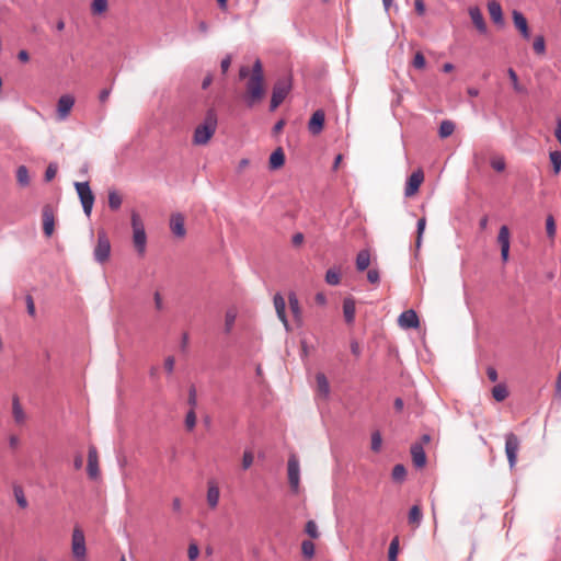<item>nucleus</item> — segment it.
<instances>
[{
  "mask_svg": "<svg viewBox=\"0 0 561 561\" xmlns=\"http://www.w3.org/2000/svg\"><path fill=\"white\" fill-rule=\"evenodd\" d=\"M265 94L263 66L260 59H256L249 81L247 82V102L249 106L259 103Z\"/></svg>",
  "mask_w": 561,
  "mask_h": 561,
  "instance_id": "f257e3e1",
  "label": "nucleus"
},
{
  "mask_svg": "<svg viewBox=\"0 0 561 561\" xmlns=\"http://www.w3.org/2000/svg\"><path fill=\"white\" fill-rule=\"evenodd\" d=\"M217 129V114L215 110L207 111L203 123H201L194 130L193 144L196 146H204L209 142Z\"/></svg>",
  "mask_w": 561,
  "mask_h": 561,
  "instance_id": "f03ea898",
  "label": "nucleus"
},
{
  "mask_svg": "<svg viewBox=\"0 0 561 561\" xmlns=\"http://www.w3.org/2000/svg\"><path fill=\"white\" fill-rule=\"evenodd\" d=\"M130 224L133 229V244L139 256H144L147 248V234L145 225L140 215L136 211L131 213Z\"/></svg>",
  "mask_w": 561,
  "mask_h": 561,
  "instance_id": "7ed1b4c3",
  "label": "nucleus"
},
{
  "mask_svg": "<svg viewBox=\"0 0 561 561\" xmlns=\"http://www.w3.org/2000/svg\"><path fill=\"white\" fill-rule=\"evenodd\" d=\"M71 553L75 561H85L87 546L84 533L79 526H75L71 536Z\"/></svg>",
  "mask_w": 561,
  "mask_h": 561,
  "instance_id": "20e7f679",
  "label": "nucleus"
},
{
  "mask_svg": "<svg viewBox=\"0 0 561 561\" xmlns=\"http://www.w3.org/2000/svg\"><path fill=\"white\" fill-rule=\"evenodd\" d=\"M75 188L77 191L85 216L90 217L95 197L93 192L91 191L89 182H75Z\"/></svg>",
  "mask_w": 561,
  "mask_h": 561,
  "instance_id": "39448f33",
  "label": "nucleus"
},
{
  "mask_svg": "<svg viewBox=\"0 0 561 561\" xmlns=\"http://www.w3.org/2000/svg\"><path fill=\"white\" fill-rule=\"evenodd\" d=\"M96 262L103 264L108 261L111 255V242L104 230H99L98 242L93 251Z\"/></svg>",
  "mask_w": 561,
  "mask_h": 561,
  "instance_id": "423d86ee",
  "label": "nucleus"
},
{
  "mask_svg": "<svg viewBox=\"0 0 561 561\" xmlns=\"http://www.w3.org/2000/svg\"><path fill=\"white\" fill-rule=\"evenodd\" d=\"M291 88L290 80L287 78L278 80L274 88L271 99V111H275L285 100Z\"/></svg>",
  "mask_w": 561,
  "mask_h": 561,
  "instance_id": "0eeeda50",
  "label": "nucleus"
},
{
  "mask_svg": "<svg viewBox=\"0 0 561 561\" xmlns=\"http://www.w3.org/2000/svg\"><path fill=\"white\" fill-rule=\"evenodd\" d=\"M288 483L294 493H298L300 486V465L296 455H290L287 462Z\"/></svg>",
  "mask_w": 561,
  "mask_h": 561,
  "instance_id": "6e6552de",
  "label": "nucleus"
},
{
  "mask_svg": "<svg viewBox=\"0 0 561 561\" xmlns=\"http://www.w3.org/2000/svg\"><path fill=\"white\" fill-rule=\"evenodd\" d=\"M519 446L518 437L514 433H508L505 437V453L511 468L516 465Z\"/></svg>",
  "mask_w": 561,
  "mask_h": 561,
  "instance_id": "1a4fd4ad",
  "label": "nucleus"
},
{
  "mask_svg": "<svg viewBox=\"0 0 561 561\" xmlns=\"http://www.w3.org/2000/svg\"><path fill=\"white\" fill-rule=\"evenodd\" d=\"M423 181L424 173L422 169L415 170L407 180L404 188L405 197H413L414 195H416Z\"/></svg>",
  "mask_w": 561,
  "mask_h": 561,
  "instance_id": "9d476101",
  "label": "nucleus"
},
{
  "mask_svg": "<svg viewBox=\"0 0 561 561\" xmlns=\"http://www.w3.org/2000/svg\"><path fill=\"white\" fill-rule=\"evenodd\" d=\"M398 324L402 329H416L420 325L419 317L414 310H405L399 316Z\"/></svg>",
  "mask_w": 561,
  "mask_h": 561,
  "instance_id": "9b49d317",
  "label": "nucleus"
},
{
  "mask_svg": "<svg viewBox=\"0 0 561 561\" xmlns=\"http://www.w3.org/2000/svg\"><path fill=\"white\" fill-rule=\"evenodd\" d=\"M184 222L185 218L180 213H174L170 217V229L175 237L181 239L186 234Z\"/></svg>",
  "mask_w": 561,
  "mask_h": 561,
  "instance_id": "f8f14e48",
  "label": "nucleus"
},
{
  "mask_svg": "<svg viewBox=\"0 0 561 561\" xmlns=\"http://www.w3.org/2000/svg\"><path fill=\"white\" fill-rule=\"evenodd\" d=\"M43 230L46 237H51L55 230V215L50 206L46 205L42 211Z\"/></svg>",
  "mask_w": 561,
  "mask_h": 561,
  "instance_id": "ddd939ff",
  "label": "nucleus"
},
{
  "mask_svg": "<svg viewBox=\"0 0 561 561\" xmlns=\"http://www.w3.org/2000/svg\"><path fill=\"white\" fill-rule=\"evenodd\" d=\"M87 470L91 479H96L100 474L99 455L94 446L89 447Z\"/></svg>",
  "mask_w": 561,
  "mask_h": 561,
  "instance_id": "4468645a",
  "label": "nucleus"
},
{
  "mask_svg": "<svg viewBox=\"0 0 561 561\" xmlns=\"http://www.w3.org/2000/svg\"><path fill=\"white\" fill-rule=\"evenodd\" d=\"M510 230L507 226H502L499 231L497 242L501 247V256L504 262L508 260L510 253Z\"/></svg>",
  "mask_w": 561,
  "mask_h": 561,
  "instance_id": "2eb2a0df",
  "label": "nucleus"
},
{
  "mask_svg": "<svg viewBox=\"0 0 561 561\" xmlns=\"http://www.w3.org/2000/svg\"><path fill=\"white\" fill-rule=\"evenodd\" d=\"M220 499V490L215 480H208L206 501L209 508L215 510L218 506Z\"/></svg>",
  "mask_w": 561,
  "mask_h": 561,
  "instance_id": "dca6fc26",
  "label": "nucleus"
},
{
  "mask_svg": "<svg viewBox=\"0 0 561 561\" xmlns=\"http://www.w3.org/2000/svg\"><path fill=\"white\" fill-rule=\"evenodd\" d=\"M73 104L75 98L69 94H65L59 98L57 103V114L59 119H65L70 114Z\"/></svg>",
  "mask_w": 561,
  "mask_h": 561,
  "instance_id": "f3484780",
  "label": "nucleus"
},
{
  "mask_svg": "<svg viewBox=\"0 0 561 561\" xmlns=\"http://www.w3.org/2000/svg\"><path fill=\"white\" fill-rule=\"evenodd\" d=\"M324 119H325V114L322 110H317L309 123H308V129L309 131L312 134V135H319L323 127H324Z\"/></svg>",
  "mask_w": 561,
  "mask_h": 561,
  "instance_id": "a211bd4d",
  "label": "nucleus"
},
{
  "mask_svg": "<svg viewBox=\"0 0 561 561\" xmlns=\"http://www.w3.org/2000/svg\"><path fill=\"white\" fill-rule=\"evenodd\" d=\"M12 416L14 423L19 426L24 425L27 419L26 413L20 402V399L16 396L12 398Z\"/></svg>",
  "mask_w": 561,
  "mask_h": 561,
  "instance_id": "6ab92c4d",
  "label": "nucleus"
},
{
  "mask_svg": "<svg viewBox=\"0 0 561 561\" xmlns=\"http://www.w3.org/2000/svg\"><path fill=\"white\" fill-rule=\"evenodd\" d=\"M411 457L416 468H423L426 465V455L421 443H414L411 446Z\"/></svg>",
  "mask_w": 561,
  "mask_h": 561,
  "instance_id": "aec40b11",
  "label": "nucleus"
},
{
  "mask_svg": "<svg viewBox=\"0 0 561 561\" xmlns=\"http://www.w3.org/2000/svg\"><path fill=\"white\" fill-rule=\"evenodd\" d=\"M512 15L515 27L525 39H528L530 37V33L526 18L517 10H514Z\"/></svg>",
  "mask_w": 561,
  "mask_h": 561,
  "instance_id": "412c9836",
  "label": "nucleus"
},
{
  "mask_svg": "<svg viewBox=\"0 0 561 561\" xmlns=\"http://www.w3.org/2000/svg\"><path fill=\"white\" fill-rule=\"evenodd\" d=\"M273 301L278 319L283 322L285 328L288 329V321L286 318V302L284 297L280 294H276Z\"/></svg>",
  "mask_w": 561,
  "mask_h": 561,
  "instance_id": "4be33fe9",
  "label": "nucleus"
},
{
  "mask_svg": "<svg viewBox=\"0 0 561 561\" xmlns=\"http://www.w3.org/2000/svg\"><path fill=\"white\" fill-rule=\"evenodd\" d=\"M316 385L317 394L322 397L323 399H328L330 394V385L328 378L323 373H318L316 375Z\"/></svg>",
  "mask_w": 561,
  "mask_h": 561,
  "instance_id": "5701e85b",
  "label": "nucleus"
},
{
  "mask_svg": "<svg viewBox=\"0 0 561 561\" xmlns=\"http://www.w3.org/2000/svg\"><path fill=\"white\" fill-rule=\"evenodd\" d=\"M469 14H470L472 23L474 24L477 30L480 33H485L486 32V24L484 22L483 15H482L481 11L479 10V8H470L469 9Z\"/></svg>",
  "mask_w": 561,
  "mask_h": 561,
  "instance_id": "b1692460",
  "label": "nucleus"
},
{
  "mask_svg": "<svg viewBox=\"0 0 561 561\" xmlns=\"http://www.w3.org/2000/svg\"><path fill=\"white\" fill-rule=\"evenodd\" d=\"M356 313L355 301L353 298H345L343 301V314L345 321L351 324L354 322Z\"/></svg>",
  "mask_w": 561,
  "mask_h": 561,
  "instance_id": "393cba45",
  "label": "nucleus"
},
{
  "mask_svg": "<svg viewBox=\"0 0 561 561\" xmlns=\"http://www.w3.org/2000/svg\"><path fill=\"white\" fill-rule=\"evenodd\" d=\"M285 163V153L282 148H277L270 156L268 165L272 170H277L282 168Z\"/></svg>",
  "mask_w": 561,
  "mask_h": 561,
  "instance_id": "a878e982",
  "label": "nucleus"
},
{
  "mask_svg": "<svg viewBox=\"0 0 561 561\" xmlns=\"http://www.w3.org/2000/svg\"><path fill=\"white\" fill-rule=\"evenodd\" d=\"M423 514L421 506L415 504L410 508L408 520L413 528H417L421 524Z\"/></svg>",
  "mask_w": 561,
  "mask_h": 561,
  "instance_id": "bb28decb",
  "label": "nucleus"
},
{
  "mask_svg": "<svg viewBox=\"0 0 561 561\" xmlns=\"http://www.w3.org/2000/svg\"><path fill=\"white\" fill-rule=\"evenodd\" d=\"M488 10L491 19L494 23L499 24L503 22V13L501 4L496 1H490L488 3Z\"/></svg>",
  "mask_w": 561,
  "mask_h": 561,
  "instance_id": "cd10ccee",
  "label": "nucleus"
},
{
  "mask_svg": "<svg viewBox=\"0 0 561 561\" xmlns=\"http://www.w3.org/2000/svg\"><path fill=\"white\" fill-rule=\"evenodd\" d=\"M370 265V253L368 250H362L356 256V268L363 272Z\"/></svg>",
  "mask_w": 561,
  "mask_h": 561,
  "instance_id": "c85d7f7f",
  "label": "nucleus"
},
{
  "mask_svg": "<svg viewBox=\"0 0 561 561\" xmlns=\"http://www.w3.org/2000/svg\"><path fill=\"white\" fill-rule=\"evenodd\" d=\"M108 207L112 210L121 208L123 203V196L116 190H110L107 194Z\"/></svg>",
  "mask_w": 561,
  "mask_h": 561,
  "instance_id": "c756f323",
  "label": "nucleus"
},
{
  "mask_svg": "<svg viewBox=\"0 0 561 561\" xmlns=\"http://www.w3.org/2000/svg\"><path fill=\"white\" fill-rule=\"evenodd\" d=\"M288 302L291 313L294 314L295 319L300 321L301 319V308L299 305V300L295 293H290L288 296Z\"/></svg>",
  "mask_w": 561,
  "mask_h": 561,
  "instance_id": "7c9ffc66",
  "label": "nucleus"
},
{
  "mask_svg": "<svg viewBox=\"0 0 561 561\" xmlns=\"http://www.w3.org/2000/svg\"><path fill=\"white\" fill-rule=\"evenodd\" d=\"M16 181L20 186L26 187L31 183L28 170L25 165H20L16 170Z\"/></svg>",
  "mask_w": 561,
  "mask_h": 561,
  "instance_id": "2f4dec72",
  "label": "nucleus"
},
{
  "mask_svg": "<svg viewBox=\"0 0 561 561\" xmlns=\"http://www.w3.org/2000/svg\"><path fill=\"white\" fill-rule=\"evenodd\" d=\"M507 75H508V78L511 79V82H512V85H513V89L515 92L527 93L526 88L519 83L517 73L515 72V70L513 68L507 69Z\"/></svg>",
  "mask_w": 561,
  "mask_h": 561,
  "instance_id": "473e14b6",
  "label": "nucleus"
},
{
  "mask_svg": "<svg viewBox=\"0 0 561 561\" xmlns=\"http://www.w3.org/2000/svg\"><path fill=\"white\" fill-rule=\"evenodd\" d=\"M492 396L497 402L504 401L508 396L507 387L504 383H499L493 387Z\"/></svg>",
  "mask_w": 561,
  "mask_h": 561,
  "instance_id": "72a5a7b5",
  "label": "nucleus"
},
{
  "mask_svg": "<svg viewBox=\"0 0 561 561\" xmlns=\"http://www.w3.org/2000/svg\"><path fill=\"white\" fill-rule=\"evenodd\" d=\"M13 494H14V497H15V501H16L18 505L21 508H26L28 506V502H27V500L25 497L23 488L21 485L16 484V485L13 486Z\"/></svg>",
  "mask_w": 561,
  "mask_h": 561,
  "instance_id": "f704fd0d",
  "label": "nucleus"
},
{
  "mask_svg": "<svg viewBox=\"0 0 561 561\" xmlns=\"http://www.w3.org/2000/svg\"><path fill=\"white\" fill-rule=\"evenodd\" d=\"M314 552L316 547L311 540H304L301 542V553L306 559L311 560L314 557Z\"/></svg>",
  "mask_w": 561,
  "mask_h": 561,
  "instance_id": "c9c22d12",
  "label": "nucleus"
},
{
  "mask_svg": "<svg viewBox=\"0 0 561 561\" xmlns=\"http://www.w3.org/2000/svg\"><path fill=\"white\" fill-rule=\"evenodd\" d=\"M107 0H92L91 11L94 15L103 14L107 11Z\"/></svg>",
  "mask_w": 561,
  "mask_h": 561,
  "instance_id": "e433bc0d",
  "label": "nucleus"
},
{
  "mask_svg": "<svg viewBox=\"0 0 561 561\" xmlns=\"http://www.w3.org/2000/svg\"><path fill=\"white\" fill-rule=\"evenodd\" d=\"M455 130V123L451 121H443L439 126V136L442 138L449 137Z\"/></svg>",
  "mask_w": 561,
  "mask_h": 561,
  "instance_id": "4c0bfd02",
  "label": "nucleus"
},
{
  "mask_svg": "<svg viewBox=\"0 0 561 561\" xmlns=\"http://www.w3.org/2000/svg\"><path fill=\"white\" fill-rule=\"evenodd\" d=\"M237 319V310L229 309L225 314V330L226 332H230L234 325Z\"/></svg>",
  "mask_w": 561,
  "mask_h": 561,
  "instance_id": "58836bf2",
  "label": "nucleus"
},
{
  "mask_svg": "<svg viewBox=\"0 0 561 561\" xmlns=\"http://www.w3.org/2000/svg\"><path fill=\"white\" fill-rule=\"evenodd\" d=\"M325 282L332 286L339 285L341 282L340 272L335 268L328 270L325 274Z\"/></svg>",
  "mask_w": 561,
  "mask_h": 561,
  "instance_id": "ea45409f",
  "label": "nucleus"
},
{
  "mask_svg": "<svg viewBox=\"0 0 561 561\" xmlns=\"http://www.w3.org/2000/svg\"><path fill=\"white\" fill-rule=\"evenodd\" d=\"M425 227H426V218L422 217L417 221V231H416V241H415L416 249H420L422 245V238H423V233L425 231Z\"/></svg>",
  "mask_w": 561,
  "mask_h": 561,
  "instance_id": "a19ab883",
  "label": "nucleus"
},
{
  "mask_svg": "<svg viewBox=\"0 0 561 561\" xmlns=\"http://www.w3.org/2000/svg\"><path fill=\"white\" fill-rule=\"evenodd\" d=\"M546 232L548 238L554 239L557 233V226L552 215H548L546 218Z\"/></svg>",
  "mask_w": 561,
  "mask_h": 561,
  "instance_id": "79ce46f5",
  "label": "nucleus"
},
{
  "mask_svg": "<svg viewBox=\"0 0 561 561\" xmlns=\"http://www.w3.org/2000/svg\"><path fill=\"white\" fill-rule=\"evenodd\" d=\"M549 157L553 167V173L559 174L561 171V151H552Z\"/></svg>",
  "mask_w": 561,
  "mask_h": 561,
  "instance_id": "37998d69",
  "label": "nucleus"
},
{
  "mask_svg": "<svg viewBox=\"0 0 561 561\" xmlns=\"http://www.w3.org/2000/svg\"><path fill=\"white\" fill-rule=\"evenodd\" d=\"M399 553V537H394L389 546L388 551V560L389 561H397V557Z\"/></svg>",
  "mask_w": 561,
  "mask_h": 561,
  "instance_id": "c03bdc74",
  "label": "nucleus"
},
{
  "mask_svg": "<svg viewBox=\"0 0 561 561\" xmlns=\"http://www.w3.org/2000/svg\"><path fill=\"white\" fill-rule=\"evenodd\" d=\"M392 479L398 482H402L407 476V469L403 465H396L392 469Z\"/></svg>",
  "mask_w": 561,
  "mask_h": 561,
  "instance_id": "a18cd8bd",
  "label": "nucleus"
},
{
  "mask_svg": "<svg viewBox=\"0 0 561 561\" xmlns=\"http://www.w3.org/2000/svg\"><path fill=\"white\" fill-rule=\"evenodd\" d=\"M305 533L312 539H317L320 536L318 526L314 520H308L306 523Z\"/></svg>",
  "mask_w": 561,
  "mask_h": 561,
  "instance_id": "49530a36",
  "label": "nucleus"
},
{
  "mask_svg": "<svg viewBox=\"0 0 561 561\" xmlns=\"http://www.w3.org/2000/svg\"><path fill=\"white\" fill-rule=\"evenodd\" d=\"M381 445H382V438H381V434L376 431L371 434V450L374 453H379L380 449H381Z\"/></svg>",
  "mask_w": 561,
  "mask_h": 561,
  "instance_id": "de8ad7c7",
  "label": "nucleus"
},
{
  "mask_svg": "<svg viewBox=\"0 0 561 561\" xmlns=\"http://www.w3.org/2000/svg\"><path fill=\"white\" fill-rule=\"evenodd\" d=\"M533 48L536 54L543 55L546 51V43L543 36L539 35L535 38L533 43Z\"/></svg>",
  "mask_w": 561,
  "mask_h": 561,
  "instance_id": "09e8293b",
  "label": "nucleus"
},
{
  "mask_svg": "<svg viewBox=\"0 0 561 561\" xmlns=\"http://www.w3.org/2000/svg\"><path fill=\"white\" fill-rule=\"evenodd\" d=\"M196 425V413L195 410L190 409L185 416V427L187 431H193Z\"/></svg>",
  "mask_w": 561,
  "mask_h": 561,
  "instance_id": "8fccbe9b",
  "label": "nucleus"
},
{
  "mask_svg": "<svg viewBox=\"0 0 561 561\" xmlns=\"http://www.w3.org/2000/svg\"><path fill=\"white\" fill-rule=\"evenodd\" d=\"M491 167L497 171L502 172L505 170L506 163L503 157H493L491 159Z\"/></svg>",
  "mask_w": 561,
  "mask_h": 561,
  "instance_id": "3c124183",
  "label": "nucleus"
},
{
  "mask_svg": "<svg viewBox=\"0 0 561 561\" xmlns=\"http://www.w3.org/2000/svg\"><path fill=\"white\" fill-rule=\"evenodd\" d=\"M254 461V455L250 450H245L242 456V468L244 470H248Z\"/></svg>",
  "mask_w": 561,
  "mask_h": 561,
  "instance_id": "603ef678",
  "label": "nucleus"
},
{
  "mask_svg": "<svg viewBox=\"0 0 561 561\" xmlns=\"http://www.w3.org/2000/svg\"><path fill=\"white\" fill-rule=\"evenodd\" d=\"M199 548L195 542H191L187 549V557L191 561H195L198 558Z\"/></svg>",
  "mask_w": 561,
  "mask_h": 561,
  "instance_id": "864d4df0",
  "label": "nucleus"
},
{
  "mask_svg": "<svg viewBox=\"0 0 561 561\" xmlns=\"http://www.w3.org/2000/svg\"><path fill=\"white\" fill-rule=\"evenodd\" d=\"M174 366H175V358H174V356L170 355V356L165 357L164 363H163V367H164L165 371L169 375L173 374Z\"/></svg>",
  "mask_w": 561,
  "mask_h": 561,
  "instance_id": "5fc2aeb1",
  "label": "nucleus"
},
{
  "mask_svg": "<svg viewBox=\"0 0 561 561\" xmlns=\"http://www.w3.org/2000/svg\"><path fill=\"white\" fill-rule=\"evenodd\" d=\"M425 57L421 51H417L413 59V66L417 69H423L425 67Z\"/></svg>",
  "mask_w": 561,
  "mask_h": 561,
  "instance_id": "6e6d98bb",
  "label": "nucleus"
},
{
  "mask_svg": "<svg viewBox=\"0 0 561 561\" xmlns=\"http://www.w3.org/2000/svg\"><path fill=\"white\" fill-rule=\"evenodd\" d=\"M57 170V165L55 163H50L45 171V180L47 182L51 181L56 176Z\"/></svg>",
  "mask_w": 561,
  "mask_h": 561,
  "instance_id": "4d7b16f0",
  "label": "nucleus"
},
{
  "mask_svg": "<svg viewBox=\"0 0 561 561\" xmlns=\"http://www.w3.org/2000/svg\"><path fill=\"white\" fill-rule=\"evenodd\" d=\"M367 279L369 283H371L374 285L379 284V280H380L379 271L377 268L369 270L367 273Z\"/></svg>",
  "mask_w": 561,
  "mask_h": 561,
  "instance_id": "13d9d810",
  "label": "nucleus"
},
{
  "mask_svg": "<svg viewBox=\"0 0 561 561\" xmlns=\"http://www.w3.org/2000/svg\"><path fill=\"white\" fill-rule=\"evenodd\" d=\"M153 301H154V308L157 311L163 310V298L162 295L159 291H154L153 294Z\"/></svg>",
  "mask_w": 561,
  "mask_h": 561,
  "instance_id": "bf43d9fd",
  "label": "nucleus"
},
{
  "mask_svg": "<svg viewBox=\"0 0 561 561\" xmlns=\"http://www.w3.org/2000/svg\"><path fill=\"white\" fill-rule=\"evenodd\" d=\"M25 301H26L27 313L31 317H35V304H34L33 297L31 295H27L25 298Z\"/></svg>",
  "mask_w": 561,
  "mask_h": 561,
  "instance_id": "052dcab7",
  "label": "nucleus"
},
{
  "mask_svg": "<svg viewBox=\"0 0 561 561\" xmlns=\"http://www.w3.org/2000/svg\"><path fill=\"white\" fill-rule=\"evenodd\" d=\"M187 402L191 405V409L195 410V407L197 404V398H196V390L194 388L190 389Z\"/></svg>",
  "mask_w": 561,
  "mask_h": 561,
  "instance_id": "680f3d73",
  "label": "nucleus"
},
{
  "mask_svg": "<svg viewBox=\"0 0 561 561\" xmlns=\"http://www.w3.org/2000/svg\"><path fill=\"white\" fill-rule=\"evenodd\" d=\"M231 65V58L230 56L225 57L220 62V68L222 73H226Z\"/></svg>",
  "mask_w": 561,
  "mask_h": 561,
  "instance_id": "e2e57ef3",
  "label": "nucleus"
},
{
  "mask_svg": "<svg viewBox=\"0 0 561 561\" xmlns=\"http://www.w3.org/2000/svg\"><path fill=\"white\" fill-rule=\"evenodd\" d=\"M172 510L175 512V513H180L181 510H182V501L180 497H174L172 500Z\"/></svg>",
  "mask_w": 561,
  "mask_h": 561,
  "instance_id": "0e129e2a",
  "label": "nucleus"
},
{
  "mask_svg": "<svg viewBox=\"0 0 561 561\" xmlns=\"http://www.w3.org/2000/svg\"><path fill=\"white\" fill-rule=\"evenodd\" d=\"M414 7H415V11L420 15L424 14V12H425V4H424L423 0H415Z\"/></svg>",
  "mask_w": 561,
  "mask_h": 561,
  "instance_id": "69168bd1",
  "label": "nucleus"
},
{
  "mask_svg": "<svg viewBox=\"0 0 561 561\" xmlns=\"http://www.w3.org/2000/svg\"><path fill=\"white\" fill-rule=\"evenodd\" d=\"M486 375L492 382H495L497 380V371L495 370V368L489 367L486 369Z\"/></svg>",
  "mask_w": 561,
  "mask_h": 561,
  "instance_id": "338daca9",
  "label": "nucleus"
},
{
  "mask_svg": "<svg viewBox=\"0 0 561 561\" xmlns=\"http://www.w3.org/2000/svg\"><path fill=\"white\" fill-rule=\"evenodd\" d=\"M554 136L557 140L561 144V118L558 119V124L554 130Z\"/></svg>",
  "mask_w": 561,
  "mask_h": 561,
  "instance_id": "774afa93",
  "label": "nucleus"
}]
</instances>
